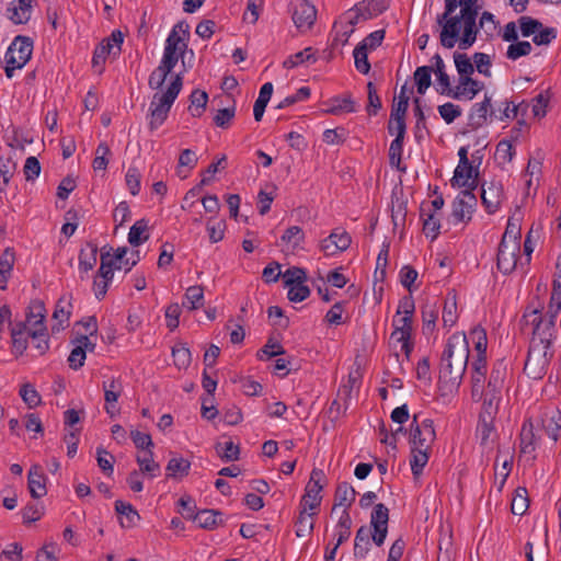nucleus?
<instances>
[{
    "label": "nucleus",
    "instance_id": "6ab92c4d",
    "mask_svg": "<svg viewBox=\"0 0 561 561\" xmlns=\"http://www.w3.org/2000/svg\"><path fill=\"white\" fill-rule=\"evenodd\" d=\"M478 167H473L471 164H466L465 168L457 167L454 172V176L451 179V185L458 187H467L466 190H470L471 192L478 185Z\"/></svg>",
    "mask_w": 561,
    "mask_h": 561
},
{
    "label": "nucleus",
    "instance_id": "6e6d98bb",
    "mask_svg": "<svg viewBox=\"0 0 561 561\" xmlns=\"http://www.w3.org/2000/svg\"><path fill=\"white\" fill-rule=\"evenodd\" d=\"M367 50L368 49L365 47V45L358 44L353 51L355 67L359 72L364 75H367L370 70Z\"/></svg>",
    "mask_w": 561,
    "mask_h": 561
},
{
    "label": "nucleus",
    "instance_id": "ddd939ff",
    "mask_svg": "<svg viewBox=\"0 0 561 561\" xmlns=\"http://www.w3.org/2000/svg\"><path fill=\"white\" fill-rule=\"evenodd\" d=\"M394 331L391 333V339L401 343V351L409 356L413 350V344L410 342L412 333V319L409 317H401L393 320Z\"/></svg>",
    "mask_w": 561,
    "mask_h": 561
},
{
    "label": "nucleus",
    "instance_id": "2f4dec72",
    "mask_svg": "<svg viewBox=\"0 0 561 561\" xmlns=\"http://www.w3.org/2000/svg\"><path fill=\"white\" fill-rule=\"evenodd\" d=\"M191 462L183 457H172L167 465V477L180 480L190 473Z\"/></svg>",
    "mask_w": 561,
    "mask_h": 561
},
{
    "label": "nucleus",
    "instance_id": "f704fd0d",
    "mask_svg": "<svg viewBox=\"0 0 561 561\" xmlns=\"http://www.w3.org/2000/svg\"><path fill=\"white\" fill-rule=\"evenodd\" d=\"M428 448L425 447H412L411 448V470L414 477H417L422 473L423 468L428 461Z\"/></svg>",
    "mask_w": 561,
    "mask_h": 561
},
{
    "label": "nucleus",
    "instance_id": "09e8293b",
    "mask_svg": "<svg viewBox=\"0 0 561 561\" xmlns=\"http://www.w3.org/2000/svg\"><path fill=\"white\" fill-rule=\"evenodd\" d=\"M328 114L339 115L342 113L355 112V103L350 95L344 98H335L332 100V105L325 111Z\"/></svg>",
    "mask_w": 561,
    "mask_h": 561
},
{
    "label": "nucleus",
    "instance_id": "4c0bfd02",
    "mask_svg": "<svg viewBox=\"0 0 561 561\" xmlns=\"http://www.w3.org/2000/svg\"><path fill=\"white\" fill-rule=\"evenodd\" d=\"M316 512H308V508L302 507L296 522V535L297 537H305L309 535L313 529V516Z\"/></svg>",
    "mask_w": 561,
    "mask_h": 561
},
{
    "label": "nucleus",
    "instance_id": "a211bd4d",
    "mask_svg": "<svg viewBox=\"0 0 561 561\" xmlns=\"http://www.w3.org/2000/svg\"><path fill=\"white\" fill-rule=\"evenodd\" d=\"M46 476L43 468L35 463L33 465L27 474V488L33 499H41L46 495Z\"/></svg>",
    "mask_w": 561,
    "mask_h": 561
},
{
    "label": "nucleus",
    "instance_id": "dca6fc26",
    "mask_svg": "<svg viewBox=\"0 0 561 561\" xmlns=\"http://www.w3.org/2000/svg\"><path fill=\"white\" fill-rule=\"evenodd\" d=\"M481 199L486 211L494 214L503 201V187L501 183H483L481 186Z\"/></svg>",
    "mask_w": 561,
    "mask_h": 561
},
{
    "label": "nucleus",
    "instance_id": "f3484780",
    "mask_svg": "<svg viewBox=\"0 0 561 561\" xmlns=\"http://www.w3.org/2000/svg\"><path fill=\"white\" fill-rule=\"evenodd\" d=\"M351 243L352 238L345 230L335 229L321 242V250L325 254L332 255L337 251H345Z\"/></svg>",
    "mask_w": 561,
    "mask_h": 561
},
{
    "label": "nucleus",
    "instance_id": "9b49d317",
    "mask_svg": "<svg viewBox=\"0 0 561 561\" xmlns=\"http://www.w3.org/2000/svg\"><path fill=\"white\" fill-rule=\"evenodd\" d=\"M519 250V243L506 244L500 242L496 257V266L500 272L507 275L511 274L516 268Z\"/></svg>",
    "mask_w": 561,
    "mask_h": 561
},
{
    "label": "nucleus",
    "instance_id": "603ef678",
    "mask_svg": "<svg viewBox=\"0 0 561 561\" xmlns=\"http://www.w3.org/2000/svg\"><path fill=\"white\" fill-rule=\"evenodd\" d=\"M352 518L346 510H343L342 515L336 525L337 546L345 542L351 536Z\"/></svg>",
    "mask_w": 561,
    "mask_h": 561
},
{
    "label": "nucleus",
    "instance_id": "72a5a7b5",
    "mask_svg": "<svg viewBox=\"0 0 561 561\" xmlns=\"http://www.w3.org/2000/svg\"><path fill=\"white\" fill-rule=\"evenodd\" d=\"M148 230V221L146 219L137 220L129 230L128 233V242L133 247H138L141 243L146 242L149 239Z\"/></svg>",
    "mask_w": 561,
    "mask_h": 561
},
{
    "label": "nucleus",
    "instance_id": "393cba45",
    "mask_svg": "<svg viewBox=\"0 0 561 561\" xmlns=\"http://www.w3.org/2000/svg\"><path fill=\"white\" fill-rule=\"evenodd\" d=\"M541 423L548 436L553 442H557L559 431L561 430V411L557 408L546 410L542 414Z\"/></svg>",
    "mask_w": 561,
    "mask_h": 561
},
{
    "label": "nucleus",
    "instance_id": "cd10ccee",
    "mask_svg": "<svg viewBox=\"0 0 561 561\" xmlns=\"http://www.w3.org/2000/svg\"><path fill=\"white\" fill-rule=\"evenodd\" d=\"M15 262V252L13 248H7L0 256V289L7 288V283L11 276Z\"/></svg>",
    "mask_w": 561,
    "mask_h": 561
},
{
    "label": "nucleus",
    "instance_id": "a878e982",
    "mask_svg": "<svg viewBox=\"0 0 561 561\" xmlns=\"http://www.w3.org/2000/svg\"><path fill=\"white\" fill-rule=\"evenodd\" d=\"M374 533L367 526H360L356 531L354 540V557L365 558L370 549V539L373 540Z\"/></svg>",
    "mask_w": 561,
    "mask_h": 561
},
{
    "label": "nucleus",
    "instance_id": "f03ea898",
    "mask_svg": "<svg viewBox=\"0 0 561 561\" xmlns=\"http://www.w3.org/2000/svg\"><path fill=\"white\" fill-rule=\"evenodd\" d=\"M469 344L463 333L453 334L440 357L438 382L449 391L458 389L467 369Z\"/></svg>",
    "mask_w": 561,
    "mask_h": 561
},
{
    "label": "nucleus",
    "instance_id": "79ce46f5",
    "mask_svg": "<svg viewBox=\"0 0 561 561\" xmlns=\"http://www.w3.org/2000/svg\"><path fill=\"white\" fill-rule=\"evenodd\" d=\"M529 507V500H528V493L526 488H517L515 490L512 504H511V511L514 515H524L526 511Z\"/></svg>",
    "mask_w": 561,
    "mask_h": 561
},
{
    "label": "nucleus",
    "instance_id": "e433bc0d",
    "mask_svg": "<svg viewBox=\"0 0 561 561\" xmlns=\"http://www.w3.org/2000/svg\"><path fill=\"white\" fill-rule=\"evenodd\" d=\"M136 461L139 465L140 473L149 474L151 478L158 476L160 471V466L158 462L153 460L152 450H147L144 455H138L136 457Z\"/></svg>",
    "mask_w": 561,
    "mask_h": 561
},
{
    "label": "nucleus",
    "instance_id": "680f3d73",
    "mask_svg": "<svg viewBox=\"0 0 561 561\" xmlns=\"http://www.w3.org/2000/svg\"><path fill=\"white\" fill-rule=\"evenodd\" d=\"M472 377L471 380L474 383H484L486 373V356H477L472 365Z\"/></svg>",
    "mask_w": 561,
    "mask_h": 561
},
{
    "label": "nucleus",
    "instance_id": "5701e85b",
    "mask_svg": "<svg viewBox=\"0 0 561 561\" xmlns=\"http://www.w3.org/2000/svg\"><path fill=\"white\" fill-rule=\"evenodd\" d=\"M98 245L88 242L79 253V273L80 278L83 280L88 277V273L95 266L98 262Z\"/></svg>",
    "mask_w": 561,
    "mask_h": 561
},
{
    "label": "nucleus",
    "instance_id": "3c124183",
    "mask_svg": "<svg viewBox=\"0 0 561 561\" xmlns=\"http://www.w3.org/2000/svg\"><path fill=\"white\" fill-rule=\"evenodd\" d=\"M184 56L185 54L174 51L173 49H164L162 59L158 67L163 69L165 72L171 73L179 59H182V66L185 69Z\"/></svg>",
    "mask_w": 561,
    "mask_h": 561
},
{
    "label": "nucleus",
    "instance_id": "37998d69",
    "mask_svg": "<svg viewBox=\"0 0 561 561\" xmlns=\"http://www.w3.org/2000/svg\"><path fill=\"white\" fill-rule=\"evenodd\" d=\"M457 301H456V295L455 294H448L444 308H443V314L442 319L445 327H453L457 321Z\"/></svg>",
    "mask_w": 561,
    "mask_h": 561
},
{
    "label": "nucleus",
    "instance_id": "aec40b11",
    "mask_svg": "<svg viewBox=\"0 0 561 561\" xmlns=\"http://www.w3.org/2000/svg\"><path fill=\"white\" fill-rule=\"evenodd\" d=\"M431 60L433 62V72L437 77L438 87L436 88V91L442 95H447L450 98L454 89L451 88L450 78L446 72V66L443 58L439 54H435Z\"/></svg>",
    "mask_w": 561,
    "mask_h": 561
},
{
    "label": "nucleus",
    "instance_id": "4be33fe9",
    "mask_svg": "<svg viewBox=\"0 0 561 561\" xmlns=\"http://www.w3.org/2000/svg\"><path fill=\"white\" fill-rule=\"evenodd\" d=\"M484 84L476 79L466 77L459 79V84L453 90L450 98L455 100H472L482 89Z\"/></svg>",
    "mask_w": 561,
    "mask_h": 561
},
{
    "label": "nucleus",
    "instance_id": "e2e57ef3",
    "mask_svg": "<svg viewBox=\"0 0 561 561\" xmlns=\"http://www.w3.org/2000/svg\"><path fill=\"white\" fill-rule=\"evenodd\" d=\"M437 317H438V308L435 302H433V304L426 302L422 307L423 324L428 330H433L435 328Z\"/></svg>",
    "mask_w": 561,
    "mask_h": 561
},
{
    "label": "nucleus",
    "instance_id": "c03bdc74",
    "mask_svg": "<svg viewBox=\"0 0 561 561\" xmlns=\"http://www.w3.org/2000/svg\"><path fill=\"white\" fill-rule=\"evenodd\" d=\"M191 105L188 107L192 116L199 117L207 105L208 94L205 91L194 90L190 95Z\"/></svg>",
    "mask_w": 561,
    "mask_h": 561
},
{
    "label": "nucleus",
    "instance_id": "b1692460",
    "mask_svg": "<svg viewBox=\"0 0 561 561\" xmlns=\"http://www.w3.org/2000/svg\"><path fill=\"white\" fill-rule=\"evenodd\" d=\"M102 388L104 390L105 410L113 417L117 413L114 404L123 391L122 382L119 379L112 378L108 381H103Z\"/></svg>",
    "mask_w": 561,
    "mask_h": 561
},
{
    "label": "nucleus",
    "instance_id": "2eb2a0df",
    "mask_svg": "<svg viewBox=\"0 0 561 561\" xmlns=\"http://www.w3.org/2000/svg\"><path fill=\"white\" fill-rule=\"evenodd\" d=\"M317 19V10L307 0L296 3L293 12V21L299 30H310Z\"/></svg>",
    "mask_w": 561,
    "mask_h": 561
},
{
    "label": "nucleus",
    "instance_id": "a19ab883",
    "mask_svg": "<svg viewBox=\"0 0 561 561\" xmlns=\"http://www.w3.org/2000/svg\"><path fill=\"white\" fill-rule=\"evenodd\" d=\"M463 26L462 35H458V48L461 50L469 49L476 42L479 28L477 22L474 23H461Z\"/></svg>",
    "mask_w": 561,
    "mask_h": 561
},
{
    "label": "nucleus",
    "instance_id": "c85d7f7f",
    "mask_svg": "<svg viewBox=\"0 0 561 561\" xmlns=\"http://www.w3.org/2000/svg\"><path fill=\"white\" fill-rule=\"evenodd\" d=\"M221 512L215 510H202L194 516V522L203 529L213 530L222 524Z\"/></svg>",
    "mask_w": 561,
    "mask_h": 561
},
{
    "label": "nucleus",
    "instance_id": "4d7b16f0",
    "mask_svg": "<svg viewBox=\"0 0 561 561\" xmlns=\"http://www.w3.org/2000/svg\"><path fill=\"white\" fill-rule=\"evenodd\" d=\"M531 44L529 42H513L506 51V57L511 60H516L523 56H527L531 53Z\"/></svg>",
    "mask_w": 561,
    "mask_h": 561
},
{
    "label": "nucleus",
    "instance_id": "49530a36",
    "mask_svg": "<svg viewBox=\"0 0 561 561\" xmlns=\"http://www.w3.org/2000/svg\"><path fill=\"white\" fill-rule=\"evenodd\" d=\"M115 511L118 515L125 516L127 519V524H125L123 520L121 522L123 527H131L135 525L136 520L140 519L139 514L133 507V505L121 500L115 502Z\"/></svg>",
    "mask_w": 561,
    "mask_h": 561
},
{
    "label": "nucleus",
    "instance_id": "ea45409f",
    "mask_svg": "<svg viewBox=\"0 0 561 561\" xmlns=\"http://www.w3.org/2000/svg\"><path fill=\"white\" fill-rule=\"evenodd\" d=\"M433 72L432 66H421L414 71L413 78L415 81L419 94H424L432 84L431 75Z\"/></svg>",
    "mask_w": 561,
    "mask_h": 561
},
{
    "label": "nucleus",
    "instance_id": "a18cd8bd",
    "mask_svg": "<svg viewBox=\"0 0 561 561\" xmlns=\"http://www.w3.org/2000/svg\"><path fill=\"white\" fill-rule=\"evenodd\" d=\"M44 319V305L42 302H34L30 307V312L26 316L30 329L45 330Z\"/></svg>",
    "mask_w": 561,
    "mask_h": 561
},
{
    "label": "nucleus",
    "instance_id": "69168bd1",
    "mask_svg": "<svg viewBox=\"0 0 561 561\" xmlns=\"http://www.w3.org/2000/svg\"><path fill=\"white\" fill-rule=\"evenodd\" d=\"M28 335L32 337L34 346L38 351L39 355L45 354L49 347L46 329H30Z\"/></svg>",
    "mask_w": 561,
    "mask_h": 561
},
{
    "label": "nucleus",
    "instance_id": "39448f33",
    "mask_svg": "<svg viewBox=\"0 0 561 561\" xmlns=\"http://www.w3.org/2000/svg\"><path fill=\"white\" fill-rule=\"evenodd\" d=\"M33 51V42L27 36H16L9 46L5 60V76L12 78L16 69H21L30 60Z\"/></svg>",
    "mask_w": 561,
    "mask_h": 561
},
{
    "label": "nucleus",
    "instance_id": "423d86ee",
    "mask_svg": "<svg viewBox=\"0 0 561 561\" xmlns=\"http://www.w3.org/2000/svg\"><path fill=\"white\" fill-rule=\"evenodd\" d=\"M123 41V33L119 30H115L112 32L110 37L103 39L96 46L92 57V66L98 69L99 73L103 71V65L108 55H118L121 53Z\"/></svg>",
    "mask_w": 561,
    "mask_h": 561
},
{
    "label": "nucleus",
    "instance_id": "0e129e2a",
    "mask_svg": "<svg viewBox=\"0 0 561 561\" xmlns=\"http://www.w3.org/2000/svg\"><path fill=\"white\" fill-rule=\"evenodd\" d=\"M283 354H285L284 347L279 343L273 342V340L270 339L267 343L257 352V358L264 360Z\"/></svg>",
    "mask_w": 561,
    "mask_h": 561
},
{
    "label": "nucleus",
    "instance_id": "c756f323",
    "mask_svg": "<svg viewBox=\"0 0 561 561\" xmlns=\"http://www.w3.org/2000/svg\"><path fill=\"white\" fill-rule=\"evenodd\" d=\"M355 497H356V491L350 483H347V482L340 483L335 491L333 511L337 506H344V510L347 511V508L355 501Z\"/></svg>",
    "mask_w": 561,
    "mask_h": 561
},
{
    "label": "nucleus",
    "instance_id": "1a4fd4ad",
    "mask_svg": "<svg viewBox=\"0 0 561 561\" xmlns=\"http://www.w3.org/2000/svg\"><path fill=\"white\" fill-rule=\"evenodd\" d=\"M389 510L382 503L376 504L370 516V525L374 528L373 541L378 547L382 546L388 534Z\"/></svg>",
    "mask_w": 561,
    "mask_h": 561
},
{
    "label": "nucleus",
    "instance_id": "13d9d810",
    "mask_svg": "<svg viewBox=\"0 0 561 561\" xmlns=\"http://www.w3.org/2000/svg\"><path fill=\"white\" fill-rule=\"evenodd\" d=\"M470 336L474 342V348L478 356H486L488 337L485 330L481 327H477L471 330Z\"/></svg>",
    "mask_w": 561,
    "mask_h": 561
},
{
    "label": "nucleus",
    "instance_id": "4468645a",
    "mask_svg": "<svg viewBox=\"0 0 561 561\" xmlns=\"http://www.w3.org/2000/svg\"><path fill=\"white\" fill-rule=\"evenodd\" d=\"M494 114L492 110V96L484 94L482 102L473 104L468 116V126L471 129H478L488 122V116Z\"/></svg>",
    "mask_w": 561,
    "mask_h": 561
},
{
    "label": "nucleus",
    "instance_id": "338daca9",
    "mask_svg": "<svg viewBox=\"0 0 561 561\" xmlns=\"http://www.w3.org/2000/svg\"><path fill=\"white\" fill-rule=\"evenodd\" d=\"M522 35L524 37H529L534 35L542 27V23L538 20H535L530 16H520L518 20Z\"/></svg>",
    "mask_w": 561,
    "mask_h": 561
},
{
    "label": "nucleus",
    "instance_id": "5fc2aeb1",
    "mask_svg": "<svg viewBox=\"0 0 561 561\" xmlns=\"http://www.w3.org/2000/svg\"><path fill=\"white\" fill-rule=\"evenodd\" d=\"M403 137H396L389 148V162L391 167L398 170L404 171L405 168H401V156L403 151Z\"/></svg>",
    "mask_w": 561,
    "mask_h": 561
},
{
    "label": "nucleus",
    "instance_id": "6e6552de",
    "mask_svg": "<svg viewBox=\"0 0 561 561\" xmlns=\"http://www.w3.org/2000/svg\"><path fill=\"white\" fill-rule=\"evenodd\" d=\"M324 478V473L320 469H313L310 474V480L306 486L305 494L301 499V506L309 511H316L321 504V491L323 484L321 480Z\"/></svg>",
    "mask_w": 561,
    "mask_h": 561
},
{
    "label": "nucleus",
    "instance_id": "f8f14e48",
    "mask_svg": "<svg viewBox=\"0 0 561 561\" xmlns=\"http://www.w3.org/2000/svg\"><path fill=\"white\" fill-rule=\"evenodd\" d=\"M190 39V25L185 21L178 22L170 32L164 49H173L186 54Z\"/></svg>",
    "mask_w": 561,
    "mask_h": 561
},
{
    "label": "nucleus",
    "instance_id": "bb28decb",
    "mask_svg": "<svg viewBox=\"0 0 561 561\" xmlns=\"http://www.w3.org/2000/svg\"><path fill=\"white\" fill-rule=\"evenodd\" d=\"M387 8V0H363L356 3V10L359 11V14L366 20L378 16L385 12Z\"/></svg>",
    "mask_w": 561,
    "mask_h": 561
},
{
    "label": "nucleus",
    "instance_id": "de8ad7c7",
    "mask_svg": "<svg viewBox=\"0 0 561 561\" xmlns=\"http://www.w3.org/2000/svg\"><path fill=\"white\" fill-rule=\"evenodd\" d=\"M453 57L459 79L470 77L474 72V66L467 54L455 51Z\"/></svg>",
    "mask_w": 561,
    "mask_h": 561
},
{
    "label": "nucleus",
    "instance_id": "9d476101",
    "mask_svg": "<svg viewBox=\"0 0 561 561\" xmlns=\"http://www.w3.org/2000/svg\"><path fill=\"white\" fill-rule=\"evenodd\" d=\"M476 205V195L470 190H463L453 204L451 216L456 222H468Z\"/></svg>",
    "mask_w": 561,
    "mask_h": 561
},
{
    "label": "nucleus",
    "instance_id": "7c9ffc66",
    "mask_svg": "<svg viewBox=\"0 0 561 561\" xmlns=\"http://www.w3.org/2000/svg\"><path fill=\"white\" fill-rule=\"evenodd\" d=\"M506 369L501 362L496 363L492 370L485 388V392L500 396L504 386Z\"/></svg>",
    "mask_w": 561,
    "mask_h": 561
},
{
    "label": "nucleus",
    "instance_id": "bf43d9fd",
    "mask_svg": "<svg viewBox=\"0 0 561 561\" xmlns=\"http://www.w3.org/2000/svg\"><path fill=\"white\" fill-rule=\"evenodd\" d=\"M520 226L518 221L513 218L508 219L505 232L502 237L501 243H519L520 244Z\"/></svg>",
    "mask_w": 561,
    "mask_h": 561
},
{
    "label": "nucleus",
    "instance_id": "0eeeda50",
    "mask_svg": "<svg viewBox=\"0 0 561 561\" xmlns=\"http://www.w3.org/2000/svg\"><path fill=\"white\" fill-rule=\"evenodd\" d=\"M435 437L436 433L433 421L431 419H424L419 422V415L414 414L410 425V443L412 447L421 446L430 448Z\"/></svg>",
    "mask_w": 561,
    "mask_h": 561
},
{
    "label": "nucleus",
    "instance_id": "774afa93",
    "mask_svg": "<svg viewBox=\"0 0 561 561\" xmlns=\"http://www.w3.org/2000/svg\"><path fill=\"white\" fill-rule=\"evenodd\" d=\"M438 113L446 124H451L461 115V108L459 105L447 102L438 106Z\"/></svg>",
    "mask_w": 561,
    "mask_h": 561
},
{
    "label": "nucleus",
    "instance_id": "8fccbe9b",
    "mask_svg": "<svg viewBox=\"0 0 561 561\" xmlns=\"http://www.w3.org/2000/svg\"><path fill=\"white\" fill-rule=\"evenodd\" d=\"M305 240V233L298 226H291L282 236V241L286 243L287 248L296 250Z\"/></svg>",
    "mask_w": 561,
    "mask_h": 561
},
{
    "label": "nucleus",
    "instance_id": "473e14b6",
    "mask_svg": "<svg viewBox=\"0 0 561 561\" xmlns=\"http://www.w3.org/2000/svg\"><path fill=\"white\" fill-rule=\"evenodd\" d=\"M182 306L188 310H196L204 306V288L199 285L186 289Z\"/></svg>",
    "mask_w": 561,
    "mask_h": 561
},
{
    "label": "nucleus",
    "instance_id": "052dcab7",
    "mask_svg": "<svg viewBox=\"0 0 561 561\" xmlns=\"http://www.w3.org/2000/svg\"><path fill=\"white\" fill-rule=\"evenodd\" d=\"M175 366L186 368L191 364V352L184 344H178L172 348Z\"/></svg>",
    "mask_w": 561,
    "mask_h": 561
},
{
    "label": "nucleus",
    "instance_id": "f257e3e1",
    "mask_svg": "<svg viewBox=\"0 0 561 561\" xmlns=\"http://www.w3.org/2000/svg\"><path fill=\"white\" fill-rule=\"evenodd\" d=\"M560 311L561 295L551 294L548 306L549 320L545 321L537 309L523 317L526 323L530 322L533 325V340L524 369L534 379L541 378L549 364L551 355L548 354V351L550 347L551 330Z\"/></svg>",
    "mask_w": 561,
    "mask_h": 561
},
{
    "label": "nucleus",
    "instance_id": "412c9836",
    "mask_svg": "<svg viewBox=\"0 0 561 561\" xmlns=\"http://www.w3.org/2000/svg\"><path fill=\"white\" fill-rule=\"evenodd\" d=\"M34 0L12 1L8 7V19L14 24H25L30 21Z\"/></svg>",
    "mask_w": 561,
    "mask_h": 561
},
{
    "label": "nucleus",
    "instance_id": "864d4df0",
    "mask_svg": "<svg viewBox=\"0 0 561 561\" xmlns=\"http://www.w3.org/2000/svg\"><path fill=\"white\" fill-rule=\"evenodd\" d=\"M111 154L110 147L106 142H101L96 147L95 157L92 161V168L96 171H105L108 164L107 156Z\"/></svg>",
    "mask_w": 561,
    "mask_h": 561
},
{
    "label": "nucleus",
    "instance_id": "7ed1b4c3",
    "mask_svg": "<svg viewBox=\"0 0 561 561\" xmlns=\"http://www.w3.org/2000/svg\"><path fill=\"white\" fill-rule=\"evenodd\" d=\"M182 73L173 77L167 90L162 93H154L149 106V129L151 131L160 127L168 118L169 112L182 90Z\"/></svg>",
    "mask_w": 561,
    "mask_h": 561
},
{
    "label": "nucleus",
    "instance_id": "c9c22d12",
    "mask_svg": "<svg viewBox=\"0 0 561 561\" xmlns=\"http://www.w3.org/2000/svg\"><path fill=\"white\" fill-rule=\"evenodd\" d=\"M215 449L219 458L226 462L239 459L240 447L230 439L226 442H218L215 445Z\"/></svg>",
    "mask_w": 561,
    "mask_h": 561
},
{
    "label": "nucleus",
    "instance_id": "20e7f679",
    "mask_svg": "<svg viewBox=\"0 0 561 561\" xmlns=\"http://www.w3.org/2000/svg\"><path fill=\"white\" fill-rule=\"evenodd\" d=\"M479 5H463L459 15H448L445 20L442 14L437 15L436 22L440 26L439 41L445 48H453L457 44L460 34L461 23H474L479 14Z\"/></svg>",
    "mask_w": 561,
    "mask_h": 561
},
{
    "label": "nucleus",
    "instance_id": "58836bf2",
    "mask_svg": "<svg viewBox=\"0 0 561 561\" xmlns=\"http://www.w3.org/2000/svg\"><path fill=\"white\" fill-rule=\"evenodd\" d=\"M115 270H121V265H114V260L111 259L110 252H102L98 277L102 278V280H106V285L108 286L113 279Z\"/></svg>",
    "mask_w": 561,
    "mask_h": 561
}]
</instances>
